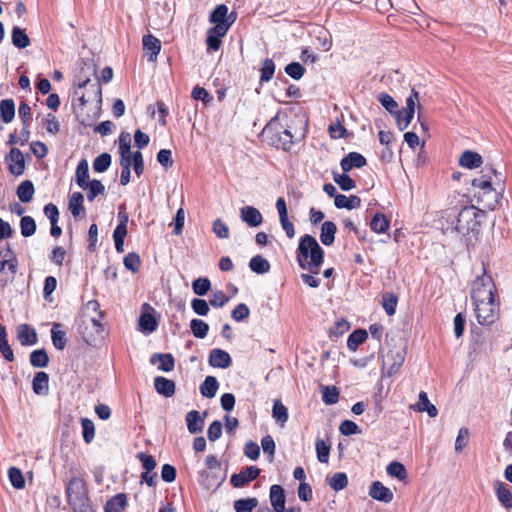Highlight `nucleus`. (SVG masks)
I'll list each match as a JSON object with an SVG mask.
<instances>
[{"label":"nucleus","instance_id":"nucleus-1","mask_svg":"<svg viewBox=\"0 0 512 512\" xmlns=\"http://www.w3.org/2000/svg\"><path fill=\"white\" fill-rule=\"evenodd\" d=\"M296 254L302 269H308L313 274L319 273L324 260V251L313 236L305 234L300 238Z\"/></svg>","mask_w":512,"mask_h":512},{"label":"nucleus","instance_id":"nucleus-2","mask_svg":"<svg viewBox=\"0 0 512 512\" xmlns=\"http://www.w3.org/2000/svg\"><path fill=\"white\" fill-rule=\"evenodd\" d=\"M493 176L498 180L499 184L503 182L501 173H498L492 166H486L482 170V175L472 180V186L480 190L478 193H483V196H491V198L484 203V207L490 210H493L496 207L501 198V192L497 191L492 186Z\"/></svg>","mask_w":512,"mask_h":512},{"label":"nucleus","instance_id":"nucleus-3","mask_svg":"<svg viewBox=\"0 0 512 512\" xmlns=\"http://www.w3.org/2000/svg\"><path fill=\"white\" fill-rule=\"evenodd\" d=\"M74 94L79 97L80 101L79 117H83L87 105H91L95 109V115L99 114L102 103V88L99 83H91L90 79L87 78L77 84Z\"/></svg>","mask_w":512,"mask_h":512},{"label":"nucleus","instance_id":"nucleus-4","mask_svg":"<svg viewBox=\"0 0 512 512\" xmlns=\"http://www.w3.org/2000/svg\"><path fill=\"white\" fill-rule=\"evenodd\" d=\"M483 272L480 276L471 284V299L472 302H480L481 300L492 299L495 295V284L492 277L486 273V269L483 266Z\"/></svg>","mask_w":512,"mask_h":512},{"label":"nucleus","instance_id":"nucleus-5","mask_svg":"<svg viewBox=\"0 0 512 512\" xmlns=\"http://www.w3.org/2000/svg\"><path fill=\"white\" fill-rule=\"evenodd\" d=\"M483 217V211L475 206H465L460 210L456 222V230L459 233L467 234L480 226V218Z\"/></svg>","mask_w":512,"mask_h":512},{"label":"nucleus","instance_id":"nucleus-6","mask_svg":"<svg viewBox=\"0 0 512 512\" xmlns=\"http://www.w3.org/2000/svg\"><path fill=\"white\" fill-rule=\"evenodd\" d=\"M237 15L235 12L228 14V7L224 4L216 6L210 15V22L215 26L211 28L212 32H217L220 35H226L231 25L236 21Z\"/></svg>","mask_w":512,"mask_h":512},{"label":"nucleus","instance_id":"nucleus-7","mask_svg":"<svg viewBox=\"0 0 512 512\" xmlns=\"http://www.w3.org/2000/svg\"><path fill=\"white\" fill-rule=\"evenodd\" d=\"M405 347L395 346L389 349L382 356V373L385 376H392L399 371L405 360Z\"/></svg>","mask_w":512,"mask_h":512},{"label":"nucleus","instance_id":"nucleus-8","mask_svg":"<svg viewBox=\"0 0 512 512\" xmlns=\"http://www.w3.org/2000/svg\"><path fill=\"white\" fill-rule=\"evenodd\" d=\"M476 318L481 325L493 324L498 318V304L495 302V296L492 299L473 302Z\"/></svg>","mask_w":512,"mask_h":512},{"label":"nucleus","instance_id":"nucleus-9","mask_svg":"<svg viewBox=\"0 0 512 512\" xmlns=\"http://www.w3.org/2000/svg\"><path fill=\"white\" fill-rule=\"evenodd\" d=\"M303 121L296 119L292 121L291 125H287L286 128L279 136V141L282 144L284 150H290L291 146L304 139L305 129L302 126Z\"/></svg>","mask_w":512,"mask_h":512},{"label":"nucleus","instance_id":"nucleus-10","mask_svg":"<svg viewBox=\"0 0 512 512\" xmlns=\"http://www.w3.org/2000/svg\"><path fill=\"white\" fill-rule=\"evenodd\" d=\"M66 497L69 505L88 499L85 480L80 477H72L66 485Z\"/></svg>","mask_w":512,"mask_h":512},{"label":"nucleus","instance_id":"nucleus-11","mask_svg":"<svg viewBox=\"0 0 512 512\" xmlns=\"http://www.w3.org/2000/svg\"><path fill=\"white\" fill-rule=\"evenodd\" d=\"M8 170L12 175L20 176L25 170V160L23 153L17 149L12 148L6 157Z\"/></svg>","mask_w":512,"mask_h":512},{"label":"nucleus","instance_id":"nucleus-12","mask_svg":"<svg viewBox=\"0 0 512 512\" xmlns=\"http://www.w3.org/2000/svg\"><path fill=\"white\" fill-rule=\"evenodd\" d=\"M259 474L260 469L257 466H250L245 470H242L240 473L233 474L231 476L230 482L234 487L240 488L255 480Z\"/></svg>","mask_w":512,"mask_h":512},{"label":"nucleus","instance_id":"nucleus-13","mask_svg":"<svg viewBox=\"0 0 512 512\" xmlns=\"http://www.w3.org/2000/svg\"><path fill=\"white\" fill-rule=\"evenodd\" d=\"M369 496L374 500L390 503L394 498V494L390 488L383 485L380 481H374L369 487Z\"/></svg>","mask_w":512,"mask_h":512},{"label":"nucleus","instance_id":"nucleus-14","mask_svg":"<svg viewBox=\"0 0 512 512\" xmlns=\"http://www.w3.org/2000/svg\"><path fill=\"white\" fill-rule=\"evenodd\" d=\"M18 261L10 244L0 250V273L7 267L11 274L17 272Z\"/></svg>","mask_w":512,"mask_h":512},{"label":"nucleus","instance_id":"nucleus-15","mask_svg":"<svg viewBox=\"0 0 512 512\" xmlns=\"http://www.w3.org/2000/svg\"><path fill=\"white\" fill-rule=\"evenodd\" d=\"M240 218L250 227H258L263 222L261 212L253 206H244L240 209Z\"/></svg>","mask_w":512,"mask_h":512},{"label":"nucleus","instance_id":"nucleus-16","mask_svg":"<svg viewBox=\"0 0 512 512\" xmlns=\"http://www.w3.org/2000/svg\"><path fill=\"white\" fill-rule=\"evenodd\" d=\"M232 363V359L228 352L215 348L210 351L209 364L215 368L226 369Z\"/></svg>","mask_w":512,"mask_h":512},{"label":"nucleus","instance_id":"nucleus-17","mask_svg":"<svg viewBox=\"0 0 512 512\" xmlns=\"http://www.w3.org/2000/svg\"><path fill=\"white\" fill-rule=\"evenodd\" d=\"M17 339L22 346H32L37 343L36 330L28 324H20L17 327Z\"/></svg>","mask_w":512,"mask_h":512},{"label":"nucleus","instance_id":"nucleus-18","mask_svg":"<svg viewBox=\"0 0 512 512\" xmlns=\"http://www.w3.org/2000/svg\"><path fill=\"white\" fill-rule=\"evenodd\" d=\"M410 408L414 412L422 413L427 412L428 416H437L438 410L435 405L430 403L427 393L424 391H421L419 393V399L418 402L411 405Z\"/></svg>","mask_w":512,"mask_h":512},{"label":"nucleus","instance_id":"nucleus-19","mask_svg":"<svg viewBox=\"0 0 512 512\" xmlns=\"http://www.w3.org/2000/svg\"><path fill=\"white\" fill-rule=\"evenodd\" d=\"M366 163V159L363 155L357 152H350L341 160L340 165L344 172H348L353 168H361L365 166Z\"/></svg>","mask_w":512,"mask_h":512},{"label":"nucleus","instance_id":"nucleus-20","mask_svg":"<svg viewBox=\"0 0 512 512\" xmlns=\"http://www.w3.org/2000/svg\"><path fill=\"white\" fill-rule=\"evenodd\" d=\"M270 502L275 512H284L285 493L282 486L277 484L271 486Z\"/></svg>","mask_w":512,"mask_h":512},{"label":"nucleus","instance_id":"nucleus-21","mask_svg":"<svg viewBox=\"0 0 512 512\" xmlns=\"http://www.w3.org/2000/svg\"><path fill=\"white\" fill-rule=\"evenodd\" d=\"M483 159L482 156L477 153L470 150L464 151L461 156L459 157V165L468 168V169H474L478 168L482 165Z\"/></svg>","mask_w":512,"mask_h":512},{"label":"nucleus","instance_id":"nucleus-22","mask_svg":"<svg viewBox=\"0 0 512 512\" xmlns=\"http://www.w3.org/2000/svg\"><path fill=\"white\" fill-rule=\"evenodd\" d=\"M497 499L507 510L512 508V493L507 485L501 481L495 482L494 485Z\"/></svg>","mask_w":512,"mask_h":512},{"label":"nucleus","instance_id":"nucleus-23","mask_svg":"<svg viewBox=\"0 0 512 512\" xmlns=\"http://www.w3.org/2000/svg\"><path fill=\"white\" fill-rule=\"evenodd\" d=\"M143 47L144 50L150 52L148 60L151 62H155L161 50L160 40L151 34L145 35L143 37Z\"/></svg>","mask_w":512,"mask_h":512},{"label":"nucleus","instance_id":"nucleus-24","mask_svg":"<svg viewBox=\"0 0 512 512\" xmlns=\"http://www.w3.org/2000/svg\"><path fill=\"white\" fill-rule=\"evenodd\" d=\"M32 388L37 395H47L49 391V376L46 372H37L32 381Z\"/></svg>","mask_w":512,"mask_h":512},{"label":"nucleus","instance_id":"nucleus-25","mask_svg":"<svg viewBox=\"0 0 512 512\" xmlns=\"http://www.w3.org/2000/svg\"><path fill=\"white\" fill-rule=\"evenodd\" d=\"M334 204L339 209L345 208L348 210H352L360 207L361 199L357 195L346 196L343 194H338L335 197Z\"/></svg>","mask_w":512,"mask_h":512},{"label":"nucleus","instance_id":"nucleus-26","mask_svg":"<svg viewBox=\"0 0 512 512\" xmlns=\"http://www.w3.org/2000/svg\"><path fill=\"white\" fill-rule=\"evenodd\" d=\"M127 506V495L125 493H118L111 497L105 504V512H123Z\"/></svg>","mask_w":512,"mask_h":512},{"label":"nucleus","instance_id":"nucleus-27","mask_svg":"<svg viewBox=\"0 0 512 512\" xmlns=\"http://www.w3.org/2000/svg\"><path fill=\"white\" fill-rule=\"evenodd\" d=\"M151 363L152 364H156V363H159V366H158V369L159 370H162V371H165V372H170L174 369V366H175V361H174V357L172 356V354H160V353H156V354H153L151 359H150Z\"/></svg>","mask_w":512,"mask_h":512},{"label":"nucleus","instance_id":"nucleus-28","mask_svg":"<svg viewBox=\"0 0 512 512\" xmlns=\"http://www.w3.org/2000/svg\"><path fill=\"white\" fill-rule=\"evenodd\" d=\"M154 386L156 391L165 397H170L175 392V383L172 380L162 376L155 378Z\"/></svg>","mask_w":512,"mask_h":512},{"label":"nucleus","instance_id":"nucleus-29","mask_svg":"<svg viewBox=\"0 0 512 512\" xmlns=\"http://www.w3.org/2000/svg\"><path fill=\"white\" fill-rule=\"evenodd\" d=\"M35 193L34 184L30 180H25L17 187V197L22 203H29L32 201Z\"/></svg>","mask_w":512,"mask_h":512},{"label":"nucleus","instance_id":"nucleus-30","mask_svg":"<svg viewBox=\"0 0 512 512\" xmlns=\"http://www.w3.org/2000/svg\"><path fill=\"white\" fill-rule=\"evenodd\" d=\"M337 227L332 221H325L321 227L320 240L325 246H330L334 243Z\"/></svg>","mask_w":512,"mask_h":512},{"label":"nucleus","instance_id":"nucleus-31","mask_svg":"<svg viewBox=\"0 0 512 512\" xmlns=\"http://www.w3.org/2000/svg\"><path fill=\"white\" fill-rule=\"evenodd\" d=\"M12 44L18 49H24L30 45V39L25 30L14 26L11 32Z\"/></svg>","mask_w":512,"mask_h":512},{"label":"nucleus","instance_id":"nucleus-32","mask_svg":"<svg viewBox=\"0 0 512 512\" xmlns=\"http://www.w3.org/2000/svg\"><path fill=\"white\" fill-rule=\"evenodd\" d=\"M84 197L80 192H74L71 194L69 198V210L73 217H79L85 213V208L83 206Z\"/></svg>","mask_w":512,"mask_h":512},{"label":"nucleus","instance_id":"nucleus-33","mask_svg":"<svg viewBox=\"0 0 512 512\" xmlns=\"http://www.w3.org/2000/svg\"><path fill=\"white\" fill-rule=\"evenodd\" d=\"M60 323H54L51 329L53 345L58 350H63L67 344L66 332L60 329Z\"/></svg>","mask_w":512,"mask_h":512},{"label":"nucleus","instance_id":"nucleus-34","mask_svg":"<svg viewBox=\"0 0 512 512\" xmlns=\"http://www.w3.org/2000/svg\"><path fill=\"white\" fill-rule=\"evenodd\" d=\"M76 183L82 189H86L87 183H89V167L86 160H81L78 163L75 173Z\"/></svg>","mask_w":512,"mask_h":512},{"label":"nucleus","instance_id":"nucleus-35","mask_svg":"<svg viewBox=\"0 0 512 512\" xmlns=\"http://www.w3.org/2000/svg\"><path fill=\"white\" fill-rule=\"evenodd\" d=\"M0 117L5 123H10L15 117V104L12 99H4L0 102Z\"/></svg>","mask_w":512,"mask_h":512},{"label":"nucleus","instance_id":"nucleus-36","mask_svg":"<svg viewBox=\"0 0 512 512\" xmlns=\"http://www.w3.org/2000/svg\"><path fill=\"white\" fill-rule=\"evenodd\" d=\"M158 323L150 313H142L139 317V327L144 333H152L157 329Z\"/></svg>","mask_w":512,"mask_h":512},{"label":"nucleus","instance_id":"nucleus-37","mask_svg":"<svg viewBox=\"0 0 512 512\" xmlns=\"http://www.w3.org/2000/svg\"><path fill=\"white\" fill-rule=\"evenodd\" d=\"M249 267L253 272L257 274H264L269 272L270 263L261 255H256L250 259Z\"/></svg>","mask_w":512,"mask_h":512},{"label":"nucleus","instance_id":"nucleus-38","mask_svg":"<svg viewBox=\"0 0 512 512\" xmlns=\"http://www.w3.org/2000/svg\"><path fill=\"white\" fill-rule=\"evenodd\" d=\"M219 384L215 377L207 376L200 386L201 394L205 397L212 398L218 390Z\"/></svg>","mask_w":512,"mask_h":512},{"label":"nucleus","instance_id":"nucleus-39","mask_svg":"<svg viewBox=\"0 0 512 512\" xmlns=\"http://www.w3.org/2000/svg\"><path fill=\"white\" fill-rule=\"evenodd\" d=\"M29 360L33 367L44 368L49 363V356L45 349H38L31 352Z\"/></svg>","mask_w":512,"mask_h":512},{"label":"nucleus","instance_id":"nucleus-40","mask_svg":"<svg viewBox=\"0 0 512 512\" xmlns=\"http://www.w3.org/2000/svg\"><path fill=\"white\" fill-rule=\"evenodd\" d=\"M390 221L382 213H376L370 222V227L375 233H384L388 230Z\"/></svg>","mask_w":512,"mask_h":512},{"label":"nucleus","instance_id":"nucleus-41","mask_svg":"<svg viewBox=\"0 0 512 512\" xmlns=\"http://www.w3.org/2000/svg\"><path fill=\"white\" fill-rule=\"evenodd\" d=\"M368 337L365 330L358 329L353 331L347 340V346L351 351H355Z\"/></svg>","mask_w":512,"mask_h":512},{"label":"nucleus","instance_id":"nucleus-42","mask_svg":"<svg viewBox=\"0 0 512 512\" xmlns=\"http://www.w3.org/2000/svg\"><path fill=\"white\" fill-rule=\"evenodd\" d=\"M82 436L86 444H90L95 437V424L90 418H81Z\"/></svg>","mask_w":512,"mask_h":512},{"label":"nucleus","instance_id":"nucleus-43","mask_svg":"<svg viewBox=\"0 0 512 512\" xmlns=\"http://www.w3.org/2000/svg\"><path fill=\"white\" fill-rule=\"evenodd\" d=\"M387 474L391 477H395L400 481H403L407 478V471L405 466L398 462H391L386 468Z\"/></svg>","mask_w":512,"mask_h":512},{"label":"nucleus","instance_id":"nucleus-44","mask_svg":"<svg viewBox=\"0 0 512 512\" xmlns=\"http://www.w3.org/2000/svg\"><path fill=\"white\" fill-rule=\"evenodd\" d=\"M328 484L334 491H340L347 487L348 477L344 472H338L328 478Z\"/></svg>","mask_w":512,"mask_h":512},{"label":"nucleus","instance_id":"nucleus-45","mask_svg":"<svg viewBox=\"0 0 512 512\" xmlns=\"http://www.w3.org/2000/svg\"><path fill=\"white\" fill-rule=\"evenodd\" d=\"M398 297L394 293H384L382 296V306L388 316H392L396 312Z\"/></svg>","mask_w":512,"mask_h":512},{"label":"nucleus","instance_id":"nucleus-46","mask_svg":"<svg viewBox=\"0 0 512 512\" xmlns=\"http://www.w3.org/2000/svg\"><path fill=\"white\" fill-rule=\"evenodd\" d=\"M317 459L321 463H328L331 446L323 439L318 438L315 442Z\"/></svg>","mask_w":512,"mask_h":512},{"label":"nucleus","instance_id":"nucleus-47","mask_svg":"<svg viewBox=\"0 0 512 512\" xmlns=\"http://www.w3.org/2000/svg\"><path fill=\"white\" fill-rule=\"evenodd\" d=\"M258 506V500L255 497L238 499L234 502L236 512H252Z\"/></svg>","mask_w":512,"mask_h":512},{"label":"nucleus","instance_id":"nucleus-48","mask_svg":"<svg viewBox=\"0 0 512 512\" xmlns=\"http://www.w3.org/2000/svg\"><path fill=\"white\" fill-rule=\"evenodd\" d=\"M190 328L193 335L200 339L205 338L209 331V325L201 319H192L190 322Z\"/></svg>","mask_w":512,"mask_h":512},{"label":"nucleus","instance_id":"nucleus-49","mask_svg":"<svg viewBox=\"0 0 512 512\" xmlns=\"http://www.w3.org/2000/svg\"><path fill=\"white\" fill-rule=\"evenodd\" d=\"M85 190H88L87 199L92 202L98 195L105 193V186L101 183V181L93 179L87 183Z\"/></svg>","mask_w":512,"mask_h":512},{"label":"nucleus","instance_id":"nucleus-50","mask_svg":"<svg viewBox=\"0 0 512 512\" xmlns=\"http://www.w3.org/2000/svg\"><path fill=\"white\" fill-rule=\"evenodd\" d=\"M20 230L23 237H30L36 232V222L31 216H23L20 219Z\"/></svg>","mask_w":512,"mask_h":512},{"label":"nucleus","instance_id":"nucleus-51","mask_svg":"<svg viewBox=\"0 0 512 512\" xmlns=\"http://www.w3.org/2000/svg\"><path fill=\"white\" fill-rule=\"evenodd\" d=\"M333 180L339 185L343 191H350L356 187L355 181L345 173H333Z\"/></svg>","mask_w":512,"mask_h":512},{"label":"nucleus","instance_id":"nucleus-52","mask_svg":"<svg viewBox=\"0 0 512 512\" xmlns=\"http://www.w3.org/2000/svg\"><path fill=\"white\" fill-rule=\"evenodd\" d=\"M8 477L11 485L16 489H23L25 487V479L22 471L17 467H11L8 470Z\"/></svg>","mask_w":512,"mask_h":512},{"label":"nucleus","instance_id":"nucleus-53","mask_svg":"<svg viewBox=\"0 0 512 512\" xmlns=\"http://www.w3.org/2000/svg\"><path fill=\"white\" fill-rule=\"evenodd\" d=\"M111 165V156L108 153H102L93 161V169L96 172H105Z\"/></svg>","mask_w":512,"mask_h":512},{"label":"nucleus","instance_id":"nucleus-54","mask_svg":"<svg viewBox=\"0 0 512 512\" xmlns=\"http://www.w3.org/2000/svg\"><path fill=\"white\" fill-rule=\"evenodd\" d=\"M275 72V63L272 59H265L263 61L262 67H261V76L260 80L261 82H268L270 81Z\"/></svg>","mask_w":512,"mask_h":512},{"label":"nucleus","instance_id":"nucleus-55","mask_svg":"<svg viewBox=\"0 0 512 512\" xmlns=\"http://www.w3.org/2000/svg\"><path fill=\"white\" fill-rule=\"evenodd\" d=\"M124 266L133 273L138 272L141 266V260L139 255L134 252L128 253L124 257Z\"/></svg>","mask_w":512,"mask_h":512},{"label":"nucleus","instance_id":"nucleus-56","mask_svg":"<svg viewBox=\"0 0 512 512\" xmlns=\"http://www.w3.org/2000/svg\"><path fill=\"white\" fill-rule=\"evenodd\" d=\"M193 292L196 295L204 296L211 288V283L208 278H198L192 284Z\"/></svg>","mask_w":512,"mask_h":512},{"label":"nucleus","instance_id":"nucleus-57","mask_svg":"<svg viewBox=\"0 0 512 512\" xmlns=\"http://www.w3.org/2000/svg\"><path fill=\"white\" fill-rule=\"evenodd\" d=\"M395 113L398 128L401 131L405 130L410 125L412 119L414 118V113H410L404 110H399L396 111Z\"/></svg>","mask_w":512,"mask_h":512},{"label":"nucleus","instance_id":"nucleus-58","mask_svg":"<svg viewBox=\"0 0 512 512\" xmlns=\"http://www.w3.org/2000/svg\"><path fill=\"white\" fill-rule=\"evenodd\" d=\"M322 399L328 404H335L339 399V391L335 386H326L322 390Z\"/></svg>","mask_w":512,"mask_h":512},{"label":"nucleus","instance_id":"nucleus-59","mask_svg":"<svg viewBox=\"0 0 512 512\" xmlns=\"http://www.w3.org/2000/svg\"><path fill=\"white\" fill-rule=\"evenodd\" d=\"M285 72L291 78L299 80L305 73V68L299 62H292L285 67Z\"/></svg>","mask_w":512,"mask_h":512},{"label":"nucleus","instance_id":"nucleus-60","mask_svg":"<svg viewBox=\"0 0 512 512\" xmlns=\"http://www.w3.org/2000/svg\"><path fill=\"white\" fill-rule=\"evenodd\" d=\"M381 105L389 112L395 113L398 103L387 93H380L377 97Z\"/></svg>","mask_w":512,"mask_h":512},{"label":"nucleus","instance_id":"nucleus-61","mask_svg":"<svg viewBox=\"0 0 512 512\" xmlns=\"http://www.w3.org/2000/svg\"><path fill=\"white\" fill-rule=\"evenodd\" d=\"M137 458L141 461L144 471L152 472L156 467V461L150 454L139 452Z\"/></svg>","mask_w":512,"mask_h":512},{"label":"nucleus","instance_id":"nucleus-62","mask_svg":"<svg viewBox=\"0 0 512 512\" xmlns=\"http://www.w3.org/2000/svg\"><path fill=\"white\" fill-rule=\"evenodd\" d=\"M212 230L220 239H226L229 237V228L221 219H216L213 222Z\"/></svg>","mask_w":512,"mask_h":512},{"label":"nucleus","instance_id":"nucleus-63","mask_svg":"<svg viewBox=\"0 0 512 512\" xmlns=\"http://www.w3.org/2000/svg\"><path fill=\"white\" fill-rule=\"evenodd\" d=\"M249 314L250 310L244 303L238 304L231 312L232 318L238 322L248 318Z\"/></svg>","mask_w":512,"mask_h":512},{"label":"nucleus","instance_id":"nucleus-64","mask_svg":"<svg viewBox=\"0 0 512 512\" xmlns=\"http://www.w3.org/2000/svg\"><path fill=\"white\" fill-rule=\"evenodd\" d=\"M73 512H95L90 498L70 505Z\"/></svg>","mask_w":512,"mask_h":512}]
</instances>
